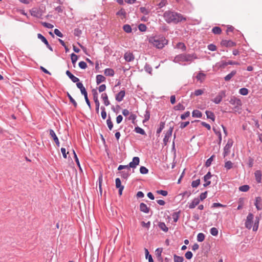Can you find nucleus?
Returning a JSON list of instances; mask_svg holds the SVG:
<instances>
[{
  "mask_svg": "<svg viewBox=\"0 0 262 262\" xmlns=\"http://www.w3.org/2000/svg\"><path fill=\"white\" fill-rule=\"evenodd\" d=\"M37 37L40 39L45 44H48V40L47 39L41 34L39 33L37 34Z\"/></svg>",
  "mask_w": 262,
  "mask_h": 262,
  "instance_id": "obj_45",
  "label": "nucleus"
},
{
  "mask_svg": "<svg viewBox=\"0 0 262 262\" xmlns=\"http://www.w3.org/2000/svg\"><path fill=\"white\" fill-rule=\"evenodd\" d=\"M79 67L82 69H85L87 67V64L85 62L81 61L79 62Z\"/></svg>",
  "mask_w": 262,
  "mask_h": 262,
  "instance_id": "obj_57",
  "label": "nucleus"
},
{
  "mask_svg": "<svg viewBox=\"0 0 262 262\" xmlns=\"http://www.w3.org/2000/svg\"><path fill=\"white\" fill-rule=\"evenodd\" d=\"M174 262H183L184 260L183 257L178 256L176 254L173 255Z\"/></svg>",
  "mask_w": 262,
  "mask_h": 262,
  "instance_id": "obj_30",
  "label": "nucleus"
},
{
  "mask_svg": "<svg viewBox=\"0 0 262 262\" xmlns=\"http://www.w3.org/2000/svg\"><path fill=\"white\" fill-rule=\"evenodd\" d=\"M210 234L213 236H217L219 233L218 230L215 227H212L210 230Z\"/></svg>",
  "mask_w": 262,
  "mask_h": 262,
  "instance_id": "obj_41",
  "label": "nucleus"
},
{
  "mask_svg": "<svg viewBox=\"0 0 262 262\" xmlns=\"http://www.w3.org/2000/svg\"><path fill=\"white\" fill-rule=\"evenodd\" d=\"M229 103L234 105L233 110L235 112H237L241 110V106L242 105L241 100L234 96L232 97L229 100Z\"/></svg>",
  "mask_w": 262,
  "mask_h": 262,
  "instance_id": "obj_4",
  "label": "nucleus"
},
{
  "mask_svg": "<svg viewBox=\"0 0 262 262\" xmlns=\"http://www.w3.org/2000/svg\"><path fill=\"white\" fill-rule=\"evenodd\" d=\"M262 199L260 197L257 196L255 198L254 205L258 210L262 209Z\"/></svg>",
  "mask_w": 262,
  "mask_h": 262,
  "instance_id": "obj_11",
  "label": "nucleus"
},
{
  "mask_svg": "<svg viewBox=\"0 0 262 262\" xmlns=\"http://www.w3.org/2000/svg\"><path fill=\"white\" fill-rule=\"evenodd\" d=\"M174 110L176 111H183L185 110V106L181 103H179L174 106Z\"/></svg>",
  "mask_w": 262,
  "mask_h": 262,
  "instance_id": "obj_33",
  "label": "nucleus"
},
{
  "mask_svg": "<svg viewBox=\"0 0 262 262\" xmlns=\"http://www.w3.org/2000/svg\"><path fill=\"white\" fill-rule=\"evenodd\" d=\"M140 210L141 211L145 213H148L149 211V208L144 203H141L140 204Z\"/></svg>",
  "mask_w": 262,
  "mask_h": 262,
  "instance_id": "obj_18",
  "label": "nucleus"
},
{
  "mask_svg": "<svg viewBox=\"0 0 262 262\" xmlns=\"http://www.w3.org/2000/svg\"><path fill=\"white\" fill-rule=\"evenodd\" d=\"M54 32L57 36L60 37H63V34L58 29H55L54 31Z\"/></svg>",
  "mask_w": 262,
  "mask_h": 262,
  "instance_id": "obj_63",
  "label": "nucleus"
},
{
  "mask_svg": "<svg viewBox=\"0 0 262 262\" xmlns=\"http://www.w3.org/2000/svg\"><path fill=\"white\" fill-rule=\"evenodd\" d=\"M140 172L142 174H146L148 172V170L144 166H141L140 168Z\"/></svg>",
  "mask_w": 262,
  "mask_h": 262,
  "instance_id": "obj_55",
  "label": "nucleus"
},
{
  "mask_svg": "<svg viewBox=\"0 0 262 262\" xmlns=\"http://www.w3.org/2000/svg\"><path fill=\"white\" fill-rule=\"evenodd\" d=\"M233 163L230 161H227L225 163V168L226 170H229L233 167Z\"/></svg>",
  "mask_w": 262,
  "mask_h": 262,
  "instance_id": "obj_29",
  "label": "nucleus"
},
{
  "mask_svg": "<svg viewBox=\"0 0 262 262\" xmlns=\"http://www.w3.org/2000/svg\"><path fill=\"white\" fill-rule=\"evenodd\" d=\"M205 77L206 74L201 72H199L196 76L197 80L201 82H202L205 80Z\"/></svg>",
  "mask_w": 262,
  "mask_h": 262,
  "instance_id": "obj_21",
  "label": "nucleus"
},
{
  "mask_svg": "<svg viewBox=\"0 0 262 262\" xmlns=\"http://www.w3.org/2000/svg\"><path fill=\"white\" fill-rule=\"evenodd\" d=\"M71 58L73 64H75L78 60V56L74 53L71 55Z\"/></svg>",
  "mask_w": 262,
  "mask_h": 262,
  "instance_id": "obj_47",
  "label": "nucleus"
},
{
  "mask_svg": "<svg viewBox=\"0 0 262 262\" xmlns=\"http://www.w3.org/2000/svg\"><path fill=\"white\" fill-rule=\"evenodd\" d=\"M139 158L135 157L133 158L132 161L130 162L128 165H123V169H127L128 170H130V168L134 169L139 165Z\"/></svg>",
  "mask_w": 262,
  "mask_h": 262,
  "instance_id": "obj_5",
  "label": "nucleus"
},
{
  "mask_svg": "<svg viewBox=\"0 0 262 262\" xmlns=\"http://www.w3.org/2000/svg\"><path fill=\"white\" fill-rule=\"evenodd\" d=\"M101 98L102 99L105 105L108 106L110 104V102L108 99V97H107L106 93H102L101 95Z\"/></svg>",
  "mask_w": 262,
  "mask_h": 262,
  "instance_id": "obj_19",
  "label": "nucleus"
},
{
  "mask_svg": "<svg viewBox=\"0 0 262 262\" xmlns=\"http://www.w3.org/2000/svg\"><path fill=\"white\" fill-rule=\"evenodd\" d=\"M101 117L103 119H105L107 116L106 112H105V108L104 106H101Z\"/></svg>",
  "mask_w": 262,
  "mask_h": 262,
  "instance_id": "obj_48",
  "label": "nucleus"
},
{
  "mask_svg": "<svg viewBox=\"0 0 262 262\" xmlns=\"http://www.w3.org/2000/svg\"><path fill=\"white\" fill-rule=\"evenodd\" d=\"M200 184V180L197 179L195 181H193L191 183V186L193 188L197 187Z\"/></svg>",
  "mask_w": 262,
  "mask_h": 262,
  "instance_id": "obj_50",
  "label": "nucleus"
},
{
  "mask_svg": "<svg viewBox=\"0 0 262 262\" xmlns=\"http://www.w3.org/2000/svg\"><path fill=\"white\" fill-rule=\"evenodd\" d=\"M205 239V235L203 233H199L197 235V241L199 242H203Z\"/></svg>",
  "mask_w": 262,
  "mask_h": 262,
  "instance_id": "obj_42",
  "label": "nucleus"
},
{
  "mask_svg": "<svg viewBox=\"0 0 262 262\" xmlns=\"http://www.w3.org/2000/svg\"><path fill=\"white\" fill-rule=\"evenodd\" d=\"M165 126V123L164 122H161L160 124L159 127L157 130V134H159L164 129Z\"/></svg>",
  "mask_w": 262,
  "mask_h": 262,
  "instance_id": "obj_49",
  "label": "nucleus"
},
{
  "mask_svg": "<svg viewBox=\"0 0 262 262\" xmlns=\"http://www.w3.org/2000/svg\"><path fill=\"white\" fill-rule=\"evenodd\" d=\"M172 132V128H170L168 131L165 134L164 138L163 139V142L165 144L168 142L169 138L171 137Z\"/></svg>",
  "mask_w": 262,
  "mask_h": 262,
  "instance_id": "obj_15",
  "label": "nucleus"
},
{
  "mask_svg": "<svg viewBox=\"0 0 262 262\" xmlns=\"http://www.w3.org/2000/svg\"><path fill=\"white\" fill-rule=\"evenodd\" d=\"M145 257L146 259H148V261L150 262V260H154L150 254H149V252L147 249H145Z\"/></svg>",
  "mask_w": 262,
  "mask_h": 262,
  "instance_id": "obj_51",
  "label": "nucleus"
},
{
  "mask_svg": "<svg viewBox=\"0 0 262 262\" xmlns=\"http://www.w3.org/2000/svg\"><path fill=\"white\" fill-rule=\"evenodd\" d=\"M163 17L164 20L168 24H177L182 20H186L182 14L176 12L166 11L164 13Z\"/></svg>",
  "mask_w": 262,
  "mask_h": 262,
  "instance_id": "obj_1",
  "label": "nucleus"
},
{
  "mask_svg": "<svg viewBox=\"0 0 262 262\" xmlns=\"http://www.w3.org/2000/svg\"><path fill=\"white\" fill-rule=\"evenodd\" d=\"M172 218L173 221L176 223L178 221L180 216V212H176L172 214Z\"/></svg>",
  "mask_w": 262,
  "mask_h": 262,
  "instance_id": "obj_31",
  "label": "nucleus"
},
{
  "mask_svg": "<svg viewBox=\"0 0 262 262\" xmlns=\"http://www.w3.org/2000/svg\"><path fill=\"white\" fill-rule=\"evenodd\" d=\"M140 10L141 12L144 14V15H147L149 12V11L148 9H147L145 7H140Z\"/></svg>",
  "mask_w": 262,
  "mask_h": 262,
  "instance_id": "obj_54",
  "label": "nucleus"
},
{
  "mask_svg": "<svg viewBox=\"0 0 262 262\" xmlns=\"http://www.w3.org/2000/svg\"><path fill=\"white\" fill-rule=\"evenodd\" d=\"M212 31L215 34H220L222 32V30L219 27H214L212 28Z\"/></svg>",
  "mask_w": 262,
  "mask_h": 262,
  "instance_id": "obj_40",
  "label": "nucleus"
},
{
  "mask_svg": "<svg viewBox=\"0 0 262 262\" xmlns=\"http://www.w3.org/2000/svg\"><path fill=\"white\" fill-rule=\"evenodd\" d=\"M125 95V92L124 90H122L119 92L115 97L116 101L118 102H121L123 100Z\"/></svg>",
  "mask_w": 262,
  "mask_h": 262,
  "instance_id": "obj_12",
  "label": "nucleus"
},
{
  "mask_svg": "<svg viewBox=\"0 0 262 262\" xmlns=\"http://www.w3.org/2000/svg\"><path fill=\"white\" fill-rule=\"evenodd\" d=\"M197 58V56L194 54H181L176 56L173 59V61L176 63H181L182 62H191L193 61L194 59Z\"/></svg>",
  "mask_w": 262,
  "mask_h": 262,
  "instance_id": "obj_3",
  "label": "nucleus"
},
{
  "mask_svg": "<svg viewBox=\"0 0 262 262\" xmlns=\"http://www.w3.org/2000/svg\"><path fill=\"white\" fill-rule=\"evenodd\" d=\"M221 45L226 47H234L235 43L231 40H224L221 42Z\"/></svg>",
  "mask_w": 262,
  "mask_h": 262,
  "instance_id": "obj_14",
  "label": "nucleus"
},
{
  "mask_svg": "<svg viewBox=\"0 0 262 262\" xmlns=\"http://www.w3.org/2000/svg\"><path fill=\"white\" fill-rule=\"evenodd\" d=\"M205 113L206 114L207 118L210 119L213 121H214L215 116H214L213 113H212V112L209 111H206Z\"/></svg>",
  "mask_w": 262,
  "mask_h": 262,
  "instance_id": "obj_26",
  "label": "nucleus"
},
{
  "mask_svg": "<svg viewBox=\"0 0 262 262\" xmlns=\"http://www.w3.org/2000/svg\"><path fill=\"white\" fill-rule=\"evenodd\" d=\"M255 178L257 183H260L261 180V172L260 170H256L254 172Z\"/></svg>",
  "mask_w": 262,
  "mask_h": 262,
  "instance_id": "obj_20",
  "label": "nucleus"
},
{
  "mask_svg": "<svg viewBox=\"0 0 262 262\" xmlns=\"http://www.w3.org/2000/svg\"><path fill=\"white\" fill-rule=\"evenodd\" d=\"M208 49L210 51H214L216 50V46L213 44H210L208 46Z\"/></svg>",
  "mask_w": 262,
  "mask_h": 262,
  "instance_id": "obj_62",
  "label": "nucleus"
},
{
  "mask_svg": "<svg viewBox=\"0 0 262 262\" xmlns=\"http://www.w3.org/2000/svg\"><path fill=\"white\" fill-rule=\"evenodd\" d=\"M207 191L202 193L200 195V201H203L207 198Z\"/></svg>",
  "mask_w": 262,
  "mask_h": 262,
  "instance_id": "obj_59",
  "label": "nucleus"
},
{
  "mask_svg": "<svg viewBox=\"0 0 262 262\" xmlns=\"http://www.w3.org/2000/svg\"><path fill=\"white\" fill-rule=\"evenodd\" d=\"M190 115V112L189 111H187L185 112L183 114L181 115V118L182 120H185L186 118L189 117Z\"/></svg>",
  "mask_w": 262,
  "mask_h": 262,
  "instance_id": "obj_58",
  "label": "nucleus"
},
{
  "mask_svg": "<svg viewBox=\"0 0 262 262\" xmlns=\"http://www.w3.org/2000/svg\"><path fill=\"white\" fill-rule=\"evenodd\" d=\"M200 199L198 198H194L191 202L189 203V208L190 209H193L195 208L199 203H200Z\"/></svg>",
  "mask_w": 262,
  "mask_h": 262,
  "instance_id": "obj_13",
  "label": "nucleus"
},
{
  "mask_svg": "<svg viewBox=\"0 0 262 262\" xmlns=\"http://www.w3.org/2000/svg\"><path fill=\"white\" fill-rule=\"evenodd\" d=\"M67 95L68 98H69L70 102L73 104V105L75 107H76L77 106V103L75 101V100L73 98V97L68 92H67Z\"/></svg>",
  "mask_w": 262,
  "mask_h": 262,
  "instance_id": "obj_36",
  "label": "nucleus"
},
{
  "mask_svg": "<svg viewBox=\"0 0 262 262\" xmlns=\"http://www.w3.org/2000/svg\"><path fill=\"white\" fill-rule=\"evenodd\" d=\"M92 94L93 95V99L96 105V112L97 113H99L100 103L98 100V93L97 90L93 89L92 90Z\"/></svg>",
  "mask_w": 262,
  "mask_h": 262,
  "instance_id": "obj_7",
  "label": "nucleus"
},
{
  "mask_svg": "<svg viewBox=\"0 0 262 262\" xmlns=\"http://www.w3.org/2000/svg\"><path fill=\"white\" fill-rule=\"evenodd\" d=\"M148 41L155 47L159 49H162L168 43L167 40L163 36L150 37Z\"/></svg>",
  "mask_w": 262,
  "mask_h": 262,
  "instance_id": "obj_2",
  "label": "nucleus"
},
{
  "mask_svg": "<svg viewBox=\"0 0 262 262\" xmlns=\"http://www.w3.org/2000/svg\"><path fill=\"white\" fill-rule=\"evenodd\" d=\"M120 173H121V177L124 179H127L130 175V173L129 172V171L128 170L127 171H125V170L122 171Z\"/></svg>",
  "mask_w": 262,
  "mask_h": 262,
  "instance_id": "obj_38",
  "label": "nucleus"
},
{
  "mask_svg": "<svg viewBox=\"0 0 262 262\" xmlns=\"http://www.w3.org/2000/svg\"><path fill=\"white\" fill-rule=\"evenodd\" d=\"M138 29L141 32H145L146 30L147 27L145 24H140L138 26Z\"/></svg>",
  "mask_w": 262,
  "mask_h": 262,
  "instance_id": "obj_52",
  "label": "nucleus"
},
{
  "mask_svg": "<svg viewBox=\"0 0 262 262\" xmlns=\"http://www.w3.org/2000/svg\"><path fill=\"white\" fill-rule=\"evenodd\" d=\"M106 123L109 129L111 130L113 127V123L111 120L110 116H108V118L106 120Z\"/></svg>",
  "mask_w": 262,
  "mask_h": 262,
  "instance_id": "obj_37",
  "label": "nucleus"
},
{
  "mask_svg": "<svg viewBox=\"0 0 262 262\" xmlns=\"http://www.w3.org/2000/svg\"><path fill=\"white\" fill-rule=\"evenodd\" d=\"M250 187L247 185H244L239 187V190L242 192H247L249 189Z\"/></svg>",
  "mask_w": 262,
  "mask_h": 262,
  "instance_id": "obj_43",
  "label": "nucleus"
},
{
  "mask_svg": "<svg viewBox=\"0 0 262 262\" xmlns=\"http://www.w3.org/2000/svg\"><path fill=\"white\" fill-rule=\"evenodd\" d=\"M213 130L214 131V133L218 136L219 143H220L222 141V134L219 128L213 127Z\"/></svg>",
  "mask_w": 262,
  "mask_h": 262,
  "instance_id": "obj_24",
  "label": "nucleus"
},
{
  "mask_svg": "<svg viewBox=\"0 0 262 262\" xmlns=\"http://www.w3.org/2000/svg\"><path fill=\"white\" fill-rule=\"evenodd\" d=\"M225 95V93L224 91L220 92L213 99L212 101L215 103V104H219L220 103L223 97Z\"/></svg>",
  "mask_w": 262,
  "mask_h": 262,
  "instance_id": "obj_9",
  "label": "nucleus"
},
{
  "mask_svg": "<svg viewBox=\"0 0 262 262\" xmlns=\"http://www.w3.org/2000/svg\"><path fill=\"white\" fill-rule=\"evenodd\" d=\"M30 13L31 15L34 17H38L39 16V12L37 9H32L30 11Z\"/></svg>",
  "mask_w": 262,
  "mask_h": 262,
  "instance_id": "obj_39",
  "label": "nucleus"
},
{
  "mask_svg": "<svg viewBox=\"0 0 262 262\" xmlns=\"http://www.w3.org/2000/svg\"><path fill=\"white\" fill-rule=\"evenodd\" d=\"M192 116L193 117L195 118H201L202 114L199 110H195L193 111Z\"/></svg>",
  "mask_w": 262,
  "mask_h": 262,
  "instance_id": "obj_28",
  "label": "nucleus"
},
{
  "mask_svg": "<svg viewBox=\"0 0 262 262\" xmlns=\"http://www.w3.org/2000/svg\"><path fill=\"white\" fill-rule=\"evenodd\" d=\"M236 71L235 70L232 71L224 77V80L226 81H229L236 74Z\"/></svg>",
  "mask_w": 262,
  "mask_h": 262,
  "instance_id": "obj_22",
  "label": "nucleus"
},
{
  "mask_svg": "<svg viewBox=\"0 0 262 262\" xmlns=\"http://www.w3.org/2000/svg\"><path fill=\"white\" fill-rule=\"evenodd\" d=\"M104 73L106 76H113L115 74L114 71L111 68H107L105 69Z\"/></svg>",
  "mask_w": 262,
  "mask_h": 262,
  "instance_id": "obj_23",
  "label": "nucleus"
},
{
  "mask_svg": "<svg viewBox=\"0 0 262 262\" xmlns=\"http://www.w3.org/2000/svg\"><path fill=\"white\" fill-rule=\"evenodd\" d=\"M212 175L211 174L210 172H208L206 174H205L204 177V181L205 182V183L204 184V187H207L209 186L211 184V181L210 179H211Z\"/></svg>",
  "mask_w": 262,
  "mask_h": 262,
  "instance_id": "obj_10",
  "label": "nucleus"
},
{
  "mask_svg": "<svg viewBox=\"0 0 262 262\" xmlns=\"http://www.w3.org/2000/svg\"><path fill=\"white\" fill-rule=\"evenodd\" d=\"M115 183H116V187L117 188H120L121 187H124L123 186L121 185V180L119 178H116L115 180Z\"/></svg>",
  "mask_w": 262,
  "mask_h": 262,
  "instance_id": "obj_56",
  "label": "nucleus"
},
{
  "mask_svg": "<svg viewBox=\"0 0 262 262\" xmlns=\"http://www.w3.org/2000/svg\"><path fill=\"white\" fill-rule=\"evenodd\" d=\"M192 256L193 254L191 251H187L185 254V257L188 259H191Z\"/></svg>",
  "mask_w": 262,
  "mask_h": 262,
  "instance_id": "obj_61",
  "label": "nucleus"
},
{
  "mask_svg": "<svg viewBox=\"0 0 262 262\" xmlns=\"http://www.w3.org/2000/svg\"><path fill=\"white\" fill-rule=\"evenodd\" d=\"M105 80V78L102 75H98L96 76V83L97 84H100L102 82Z\"/></svg>",
  "mask_w": 262,
  "mask_h": 262,
  "instance_id": "obj_27",
  "label": "nucleus"
},
{
  "mask_svg": "<svg viewBox=\"0 0 262 262\" xmlns=\"http://www.w3.org/2000/svg\"><path fill=\"white\" fill-rule=\"evenodd\" d=\"M123 30L127 33H130L132 31L131 26L128 24L124 25L123 27Z\"/></svg>",
  "mask_w": 262,
  "mask_h": 262,
  "instance_id": "obj_32",
  "label": "nucleus"
},
{
  "mask_svg": "<svg viewBox=\"0 0 262 262\" xmlns=\"http://www.w3.org/2000/svg\"><path fill=\"white\" fill-rule=\"evenodd\" d=\"M124 58L126 61L130 62L134 60V56L132 53L126 52L124 54Z\"/></svg>",
  "mask_w": 262,
  "mask_h": 262,
  "instance_id": "obj_17",
  "label": "nucleus"
},
{
  "mask_svg": "<svg viewBox=\"0 0 262 262\" xmlns=\"http://www.w3.org/2000/svg\"><path fill=\"white\" fill-rule=\"evenodd\" d=\"M248 89L245 88H241L239 90V93L242 95L246 96L248 94Z\"/></svg>",
  "mask_w": 262,
  "mask_h": 262,
  "instance_id": "obj_34",
  "label": "nucleus"
},
{
  "mask_svg": "<svg viewBox=\"0 0 262 262\" xmlns=\"http://www.w3.org/2000/svg\"><path fill=\"white\" fill-rule=\"evenodd\" d=\"M49 133H50V135L53 138V139L54 140V141L58 139V138H57V137L55 132L53 129H50L49 130Z\"/></svg>",
  "mask_w": 262,
  "mask_h": 262,
  "instance_id": "obj_44",
  "label": "nucleus"
},
{
  "mask_svg": "<svg viewBox=\"0 0 262 262\" xmlns=\"http://www.w3.org/2000/svg\"><path fill=\"white\" fill-rule=\"evenodd\" d=\"M233 144L232 139H229L227 143L224 148L223 156L225 157L227 156L230 152V149Z\"/></svg>",
  "mask_w": 262,
  "mask_h": 262,
  "instance_id": "obj_6",
  "label": "nucleus"
},
{
  "mask_svg": "<svg viewBox=\"0 0 262 262\" xmlns=\"http://www.w3.org/2000/svg\"><path fill=\"white\" fill-rule=\"evenodd\" d=\"M158 227L162 231L166 232L168 231V228L166 226L165 224L163 222H159L158 224Z\"/></svg>",
  "mask_w": 262,
  "mask_h": 262,
  "instance_id": "obj_25",
  "label": "nucleus"
},
{
  "mask_svg": "<svg viewBox=\"0 0 262 262\" xmlns=\"http://www.w3.org/2000/svg\"><path fill=\"white\" fill-rule=\"evenodd\" d=\"M214 157V156L212 155L207 160V161L205 163V165L206 167H209L211 165Z\"/></svg>",
  "mask_w": 262,
  "mask_h": 262,
  "instance_id": "obj_46",
  "label": "nucleus"
},
{
  "mask_svg": "<svg viewBox=\"0 0 262 262\" xmlns=\"http://www.w3.org/2000/svg\"><path fill=\"white\" fill-rule=\"evenodd\" d=\"M177 47L179 49H182L183 51L186 50V46L183 42H178L177 45Z\"/></svg>",
  "mask_w": 262,
  "mask_h": 262,
  "instance_id": "obj_53",
  "label": "nucleus"
},
{
  "mask_svg": "<svg viewBox=\"0 0 262 262\" xmlns=\"http://www.w3.org/2000/svg\"><path fill=\"white\" fill-rule=\"evenodd\" d=\"M253 217L254 216L253 214L251 213H249L247 216L245 222V227L248 229H250L252 227Z\"/></svg>",
  "mask_w": 262,
  "mask_h": 262,
  "instance_id": "obj_8",
  "label": "nucleus"
},
{
  "mask_svg": "<svg viewBox=\"0 0 262 262\" xmlns=\"http://www.w3.org/2000/svg\"><path fill=\"white\" fill-rule=\"evenodd\" d=\"M203 93H204L203 90H202L201 89H198L194 91V94L195 96H198L201 95L202 94H203Z\"/></svg>",
  "mask_w": 262,
  "mask_h": 262,
  "instance_id": "obj_64",
  "label": "nucleus"
},
{
  "mask_svg": "<svg viewBox=\"0 0 262 262\" xmlns=\"http://www.w3.org/2000/svg\"><path fill=\"white\" fill-rule=\"evenodd\" d=\"M228 62L221 61V62H219L218 64L219 65V67L222 68H224L226 66L228 65L229 64L227 63Z\"/></svg>",
  "mask_w": 262,
  "mask_h": 262,
  "instance_id": "obj_60",
  "label": "nucleus"
},
{
  "mask_svg": "<svg viewBox=\"0 0 262 262\" xmlns=\"http://www.w3.org/2000/svg\"><path fill=\"white\" fill-rule=\"evenodd\" d=\"M66 74L74 83L77 82L79 81V78L74 76L68 70L66 71Z\"/></svg>",
  "mask_w": 262,
  "mask_h": 262,
  "instance_id": "obj_16",
  "label": "nucleus"
},
{
  "mask_svg": "<svg viewBox=\"0 0 262 262\" xmlns=\"http://www.w3.org/2000/svg\"><path fill=\"white\" fill-rule=\"evenodd\" d=\"M135 131L138 134H140L142 135H145V132L144 130L139 126L135 127Z\"/></svg>",
  "mask_w": 262,
  "mask_h": 262,
  "instance_id": "obj_35",
  "label": "nucleus"
}]
</instances>
